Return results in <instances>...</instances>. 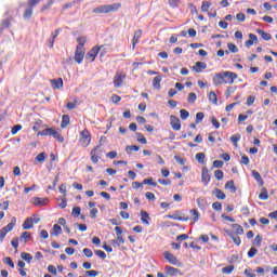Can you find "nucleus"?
<instances>
[{
	"mask_svg": "<svg viewBox=\"0 0 277 277\" xmlns=\"http://www.w3.org/2000/svg\"><path fill=\"white\" fill-rule=\"evenodd\" d=\"M237 74L233 71H222L219 74H215L213 77V83L214 85H225L226 83H235V79H237Z\"/></svg>",
	"mask_w": 277,
	"mask_h": 277,
	"instance_id": "nucleus-1",
	"label": "nucleus"
},
{
	"mask_svg": "<svg viewBox=\"0 0 277 277\" xmlns=\"http://www.w3.org/2000/svg\"><path fill=\"white\" fill-rule=\"evenodd\" d=\"M120 3L104 4L93 9L94 14H109V12H118Z\"/></svg>",
	"mask_w": 277,
	"mask_h": 277,
	"instance_id": "nucleus-2",
	"label": "nucleus"
},
{
	"mask_svg": "<svg viewBox=\"0 0 277 277\" xmlns=\"http://www.w3.org/2000/svg\"><path fill=\"white\" fill-rule=\"evenodd\" d=\"M107 45L94 47L88 52L87 60L94 62V60H96V55H98V51H102L101 56L103 57V55H105Z\"/></svg>",
	"mask_w": 277,
	"mask_h": 277,
	"instance_id": "nucleus-3",
	"label": "nucleus"
},
{
	"mask_svg": "<svg viewBox=\"0 0 277 277\" xmlns=\"http://www.w3.org/2000/svg\"><path fill=\"white\" fill-rule=\"evenodd\" d=\"M127 79V74L122 71H117L114 77V87L122 88L124 85V81Z\"/></svg>",
	"mask_w": 277,
	"mask_h": 277,
	"instance_id": "nucleus-4",
	"label": "nucleus"
},
{
	"mask_svg": "<svg viewBox=\"0 0 277 277\" xmlns=\"http://www.w3.org/2000/svg\"><path fill=\"white\" fill-rule=\"evenodd\" d=\"M81 146L84 148L90 146V143L92 142V136L90 135V131L88 130H82L80 132V140H79Z\"/></svg>",
	"mask_w": 277,
	"mask_h": 277,
	"instance_id": "nucleus-5",
	"label": "nucleus"
},
{
	"mask_svg": "<svg viewBox=\"0 0 277 277\" xmlns=\"http://www.w3.org/2000/svg\"><path fill=\"white\" fill-rule=\"evenodd\" d=\"M102 154H103V149H101V146H95L91 150V161H93V163H98V159H101Z\"/></svg>",
	"mask_w": 277,
	"mask_h": 277,
	"instance_id": "nucleus-6",
	"label": "nucleus"
},
{
	"mask_svg": "<svg viewBox=\"0 0 277 277\" xmlns=\"http://www.w3.org/2000/svg\"><path fill=\"white\" fill-rule=\"evenodd\" d=\"M83 57H85V49H81V45H77L75 52V61L77 64H81V62H83Z\"/></svg>",
	"mask_w": 277,
	"mask_h": 277,
	"instance_id": "nucleus-7",
	"label": "nucleus"
},
{
	"mask_svg": "<svg viewBox=\"0 0 277 277\" xmlns=\"http://www.w3.org/2000/svg\"><path fill=\"white\" fill-rule=\"evenodd\" d=\"M163 256L166 261L170 263V265H176L177 267L181 266V263L179 262V259L174 256V254L170 253V251H164Z\"/></svg>",
	"mask_w": 277,
	"mask_h": 277,
	"instance_id": "nucleus-8",
	"label": "nucleus"
},
{
	"mask_svg": "<svg viewBox=\"0 0 277 277\" xmlns=\"http://www.w3.org/2000/svg\"><path fill=\"white\" fill-rule=\"evenodd\" d=\"M170 124L173 131H181V119H179V117L171 115Z\"/></svg>",
	"mask_w": 277,
	"mask_h": 277,
	"instance_id": "nucleus-9",
	"label": "nucleus"
},
{
	"mask_svg": "<svg viewBox=\"0 0 277 277\" xmlns=\"http://www.w3.org/2000/svg\"><path fill=\"white\" fill-rule=\"evenodd\" d=\"M201 181L205 183V185H209V181H211V175L209 174V169H207V167L202 168Z\"/></svg>",
	"mask_w": 277,
	"mask_h": 277,
	"instance_id": "nucleus-10",
	"label": "nucleus"
},
{
	"mask_svg": "<svg viewBox=\"0 0 277 277\" xmlns=\"http://www.w3.org/2000/svg\"><path fill=\"white\" fill-rule=\"evenodd\" d=\"M51 85L53 90H62L64 88V80L62 78L52 79Z\"/></svg>",
	"mask_w": 277,
	"mask_h": 277,
	"instance_id": "nucleus-11",
	"label": "nucleus"
},
{
	"mask_svg": "<svg viewBox=\"0 0 277 277\" xmlns=\"http://www.w3.org/2000/svg\"><path fill=\"white\" fill-rule=\"evenodd\" d=\"M16 226V217H12L11 222L4 226L1 230L4 233V235H8V233L12 232L14 227Z\"/></svg>",
	"mask_w": 277,
	"mask_h": 277,
	"instance_id": "nucleus-12",
	"label": "nucleus"
},
{
	"mask_svg": "<svg viewBox=\"0 0 277 277\" xmlns=\"http://www.w3.org/2000/svg\"><path fill=\"white\" fill-rule=\"evenodd\" d=\"M164 272L167 276H179V274H181L179 268H174L172 266H166Z\"/></svg>",
	"mask_w": 277,
	"mask_h": 277,
	"instance_id": "nucleus-13",
	"label": "nucleus"
},
{
	"mask_svg": "<svg viewBox=\"0 0 277 277\" xmlns=\"http://www.w3.org/2000/svg\"><path fill=\"white\" fill-rule=\"evenodd\" d=\"M163 79L162 76H156L153 79L151 85L154 88V90H161V80Z\"/></svg>",
	"mask_w": 277,
	"mask_h": 277,
	"instance_id": "nucleus-14",
	"label": "nucleus"
},
{
	"mask_svg": "<svg viewBox=\"0 0 277 277\" xmlns=\"http://www.w3.org/2000/svg\"><path fill=\"white\" fill-rule=\"evenodd\" d=\"M169 220H179L180 222H187L189 217L181 216L180 213L169 214L167 215Z\"/></svg>",
	"mask_w": 277,
	"mask_h": 277,
	"instance_id": "nucleus-15",
	"label": "nucleus"
},
{
	"mask_svg": "<svg viewBox=\"0 0 277 277\" xmlns=\"http://www.w3.org/2000/svg\"><path fill=\"white\" fill-rule=\"evenodd\" d=\"M252 176L259 183L260 187H263L264 182H263V177L261 176V173H259V171H256V170H253Z\"/></svg>",
	"mask_w": 277,
	"mask_h": 277,
	"instance_id": "nucleus-16",
	"label": "nucleus"
},
{
	"mask_svg": "<svg viewBox=\"0 0 277 277\" xmlns=\"http://www.w3.org/2000/svg\"><path fill=\"white\" fill-rule=\"evenodd\" d=\"M149 215H148V212L146 211H141V222L143 224H146V226H150V222L148 221L149 220Z\"/></svg>",
	"mask_w": 277,
	"mask_h": 277,
	"instance_id": "nucleus-17",
	"label": "nucleus"
},
{
	"mask_svg": "<svg viewBox=\"0 0 277 277\" xmlns=\"http://www.w3.org/2000/svg\"><path fill=\"white\" fill-rule=\"evenodd\" d=\"M50 135H52L53 138L57 140V142H60L61 144H64V136L60 134V132H57L56 130L52 129V132Z\"/></svg>",
	"mask_w": 277,
	"mask_h": 277,
	"instance_id": "nucleus-18",
	"label": "nucleus"
},
{
	"mask_svg": "<svg viewBox=\"0 0 277 277\" xmlns=\"http://www.w3.org/2000/svg\"><path fill=\"white\" fill-rule=\"evenodd\" d=\"M140 38H142V30H136L134 32V37L132 40V48L135 49V45L137 44V42H140Z\"/></svg>",
	"mask_w": 277,
	"mask_h": 277,
	"instance_id": "nucleus-19",
	"label": "nucleus"
},
{
	"mask_svg": "<svg viewBox=\"0 0 277 277\" xmlns=\"http://www.w3.org/2000/svg\"><path fill=\"white\" fill-rule=\"evenodd\" d=\"M205 68H207V64L202 62H197L193 67V70H195V72H200L201 70H205Z\"/></svg>",
	"mask_w": 277,
	"mask_h": 277,
	"instance_id": "nucleus-20",
	"label": "nucleus"
},
{
	"mask_svg": "<svg viewBox=\"0 0 277 277\" xmlns=\"http://www.w3.org/2000/svg\"><path fill=\"white\" fill-rule=\"evenodd\" d=\"M68 124H70V116L63 115L62 122H61V128L66 129V127H68Z\"/></svg>",
	"mask_w": 277,
	"mask_h": 277,
	"instance_id": "nucleus-21",
	"label": "nucleus"
},
{
	"mask_svg": "<svg viewBox=\"0 0 277 277\" xmlns=\"http://www.w3.org/2000/svg\"><path fill=\"white\" fill-rule=\"evenodd\" d=\"M225 189H229L232 192V194L237 193V187H235V182L234 181L226 182Z\"/></svg>",
	"mask_w": 277,
	"mask_h": 277,
	"instance_id": "nucleus-22",
	"label": "nucleus"
},
{
	"mask_svg": "<svg viewBox=\"0 0 277 277\" xmlns=\"http://www.w3.org/2000/svg\"><path fill=\"white\" fill-rule=\"evenodd\" d=\"M51 235L54 237L62 235V226H60L58 224H55L52 228Z\"/></svg>",
	"mask_w": 277,
	"mask_h": 277,
	"instance_id": "nucleus-23",
	"label": "nucleus"
},
{
	"mask_svg": "<svg viewBox=\"0 0 277 277\" xmlns=\"http://www.w3.org/2000/svg\"><path fill=\"white\" fill-rule=\"evenodd\" d=\"M214 195L216 196V198H219V200L226 199V194H224V192H222V189H220V188L214 189Z\"/></svg>",
	"mask_w": 277,
	"mask_h": 277,
	"instance_id": "nucleus-24",
	"label": "nucleus"
},
{
	"mask_svg": "<svg viewBox=\"0 0 277 277\" xmlns=\"http://www.w3.org/2000/svg\"><path fill=\"white\" fill-rule=\"evenodd\" d=\"M208 97L212 105H217V95L215 94V92L211 91Z\"/></svg>",
	"mask_w": 277,
	"mask_h": 277,
	"instance_id": "nucleus-25",
	"label": "nucleus"
},
{
	"mask_svg": "<svg viewBox=\"0 0 277 277\" xmlns=\"http://www.w3.org/2000/svg\"><path fill=\"white\" fill-rule=\"evenodd\" d=\"M258 34L262 37L263 40L268 41L272 38L269 32H265L263 29H258Z\"/></svg>",
	"mask_w": 277,
	"mask_h": 277,
	"instance_id": "nucleus-26",
	"label": "nucleus"
},
{
	"mask_svg": "<svg viewBox=\"0 0 277 277\" xmlns=\"http://www.w3.org/2000/svg\"><path fill=\"white\" fill-rule=\"evenodd\" d=\"M259 198H260V200H267L269 198V195L267 194V188L263 187L261 189Z\"/></svg>",
	"mask_w": 277,
	"mask_h": 277,
	"instance_id": "nucleus-27",
	"label": "nucleus"
},
{
	"mask_svg": "<svg viewBox=\"0 0 277 277\" xmlns=\"http://www.w3.org/2000/svg\"><path fill=\"white\" fill-rule=\"evenodd\" d=\"M24 230H29L30 228H34V225L31 223V220L27 217L23 223Z\"/></svg>",
	"mask_w": 277,
	"mask_h": 277,
	"instance_id": "nucleus-28",
	"label": "nucleus"
},
{
	"mask_svg": "<svg viewBox=\"0 0 277 277\" xmlns=\"http://www.w3.org/2000/svg\"><path fill=\"white\" fill-rule=\"evenodd\" d=\"M32 14H34V8L28 5V8H26V10L23 14V17L24 18H31Z\"/></svg>",
	"mask_w": 277,
	"mask_h": 277,
	"instance_id": "nucleus-29",
	"label": "nucleus"
},
{
	"mask_svg": "<svg viewBox=\"0 0 277 277\" xmlns=\"http://www.w3.org/2000/svg\"><path fill=\"white\" fill-rule=\"evenodd\" d=\"M190 215H192L190 220H194V222H198V220L200 217V213H198V210L192 209Z\"/></svg>",
	"mask_w": 277,
	"mask_h": 277,
	"instance_id": "nucleus-30",
	"label": "nucleus"
},
{
	"mask_svg": "<svg viewBox=\"0 0 277 277\" xmlns=\"http://www.w3.org/2000/svg\"><path fill=\"white\" fill-rule=\"evenodd\" d=\"M21 256L24 261H26V263H31L34 256L27 252H22Z\"/></svg>",
	"mask_w": 277,
	"mask_h": 277,
	"instance_id": "nucleus-31",
	"label": "nucleus"
},
{
	"mask_svg": "<svg viewBox=\"0 0 277 277\" xmlns=\"http://www.w3.org/2000/svg\"><path fill=\"white\" fill-rule=\"evenodd\" d=\"M137 153V150H140V146L136 145H131V146H127L126 147V153H128V155H131V153Z\"/></svg>",
	"mask_w": 277,
	"mask_h": 277,
	"instance_id": "nucleus-32",
	"label": "nucleus"
},
{
	"mask_svg": "<svg viewBox=\"0 0 277 277\" xmlns=\"http://www.w3.org/2000/svg\"><path fill=\"white\" fill-rule=\"evenodd\" d=\"M256 254H259V249L252 247L249 251H248V258L249 259H254V256H256Z\"/></svg>",
	"mask_w": 277,
	"mask_h": 277,
	"instance_id": "nucleus-33",
	"label": "nucleus"
},
{
	"mask_svg": "<svg viewBox=\"0 0 277 277\" xmlns=\"http://www.w3.org/2000/svg\"><path fill=\"white\" fill-rule=\"evenodd\" d=\"M47 202H49V199H42V198H38V197L34 198L35 205L44 206V205H47Z\"/></svg>",
	"mask_w": 277,
	"mask_h": 277,
	"instance_id": "nucleus-34",
	"label": "nucleus"
},
{
	"mask_svg": "<svg viewBox=\"0 0 277 277\" xmlns=\"http://www.w3.org/2000/svg\"><path fill=\"white\" fill-rule=\"evenodd\" d=\"M230 142L232 144H234V146L237 147V142H239V140H241V134H234L230 136Z\"/></svg>",
	"mask_w": 277,
	"mask_h": 277,
	"instance_id": "nucleus-35",
	"label": "nucleus"
},
{
	"mask_svg": "<svg viewBox=\"0 0 277 277\" xmlns=\"http://www.w3.org/2000/svg\"><path fill=\"white\" fill-rule=\"evenodd\" d=\"M31 237V234L29 232H24L21 237L19 241H24V243H27V239Z\"/></svg>",
	"mask_w": 277,
	"mask_h": 277,
	"instance_id": "nucleus-36",
	"label": "nucleus"
},
{
	"mask_svg": "<svg viewBox=\"0 0 277 277\" xmlns=\"http://www.w3.org/2000/svg\"><path fill=\"white\" fill-rule=\"evenodd\" d=\"M142 184L143 185H151V187H157V183H155L153 181V177H148V179L143 180Z\"/></svg>",
	"mask_w": 277,
	"mask_h": 277,
	"instance_id": "nucleus-37",
	"label": "nucleus"
},
{
	"mask_svg": "<svg viewBox=\"0 0 277 277\" xmlns=\"http://www.w3.org/2000/svg\"><path fill=\"white\" fill-rule=\"evenodd\" d=\"M195 159L198 163H205V153H197Z\"/></svg>",
	"mask_w": 277,
	"mask_h": 277,
	"instance_id": "nucleus-38",
	"label": "nucleus"
},
{
	"mask_svg": "<svg viewBox=\"0 0 277 277\" xmlns=\"http://www.w3.org/2000/svg\"><path fill=\"white\" fill-rule=\"evenodd\" d=\"M52 131H53V128H47V129H44L43 131L38 132L37 135H38V136H40V135H41V136L51 135Z\"/></svg>",
	"mask_w": 277,
	"mask_h": 277,
	"instance_id": "nucleus-39",
	"label": "nucleus"
},
{
	"mask_svg": "<svg viewBox=\"0 0 277 277\" xmlns=\"http://www.w3.org/2000/svg\"><path fill=\"white\" fill-rule=\"evenodd\" d=\"M209 8H211V2L203 1L201 4V12H209Z\"/></svg>",
	"mask_w": 277,
	"mask_h": 277,
	"instance_id": "nucleus-40",
	"label": "nucleus"
},
{
	"mask_svg": "<svg viewBox=\"0 0 277 277\" xmlns=\"http://www.w3.org/2000/svg\"><path fill=\"white\" fill-rule=\"evenodd\" d=\"M261 241H263V237H261V235L255 236L253 240V246H256V248H261Z\"/></svg>",
	"mask_w": 277,
	"mask_h": 277,
	"instance_id": "nucleus-41",
	"label": "nucleus"
},
{
	"mask_svg": "<svg viewBox=\"0 0 277 277\" xmlns=\"http://www.w3.org/2000/svg\"><path fill=\"white\" fill-rule=\"evenodd\" d=\"M227 49L230 51V53H239V48H237V45L234 43H228Z\"/></svg>",
	"mask_w": 277,
	"mask_h": 277,
	"instance_id": "nucleus-42",
	"label": "nucleus"
},
{
	"mask_svg": "<svg viewBox=\"0 0 277 277\" xmlns=\"http://www.w3.org/2000/svg\"><path fill=\"white\" fill-rule=\"evenodd\" d=\"M232 226H233V228H235V230H236V233H237L238 235H243V227H242L241 225H239V224H233Z\"/></svg>",
	"mask_w": 277,
	"mask_h": 277,
	"instance_id": "nucleus-43",
	"label": "nucleus"
},
{
	"mask_svg": "<svg viewBox=\"0 0 277 277\" xmlns=\"http://www.w3.org/2000/svg\"><path fill=\"white\" fill-rule=\"evenodd\" d=\"M235 269V266L229 265L222 268V274H233V271Z\"/></svg>",
	"mask_w": 277,
	"mask_h": 277,
	"instance_id": "nucleus-44",
	"label": "nucleus"
},
{
	"mask_svg": "<svg viewBox=\"0 0 277 277\" xmlns=\"http://www.w3.org/2000/svg\"><path fill=\"white\" fill-rule=\"evenodd\" d=\"M180 116L183 120H187L189 118V111H187L186 109H181Z\"/></svg>",
	"mask_w": 277,
	"mask_h": 277,
	"instance_id": "nucleus-45",
	"label": "nucleus"
},
{
	"mask_svg": "<svg viewBox=\"0 0 277 277\" xmlns=\"http://www.w3.org/2000/svg\"><path fill=\"white\" fill-rule=\"evenodd\" d=\"M205 120V113H197L196 115V124H200Z\"/></svg>",
	"mask_w": 277,
	"mask_h": 277,
	"instance_id": "nucleus-46",
	"label": "nucleus"
},
{
	"mask_svg": "<svg viewBox=\"0 0 277 277\" xmlns=\"http://www.w3.org/2000/svg\"><path fill=\"white\" fill-rule=\"evenodd\" d=\"M44 159H47V154L44 153H40L35 160L38 161L39 163H42V161H44Z\"/></svg>",
	"mask_w": 277,
	"mask_h": 277,
	"instance_id": "nucleus-47",
	"label": "nucleus"
},
{
	"mask_svg": "<svg viewBox=\"0 0 277 277\" xmlns=\"http://www.w3.org/2000/svg\"><path fill=\"white\" fill-rule=\"evenodd\" d=\"M214 176L217 179V181H222L224 179V172L222 170H216L214 172Z\"/></svg>",
	"mask_w": 277,
	"mask_h": 277,
	"instance_id": "nucleus-48",
	"label": "nucleus"
},
{
	"mask_svg": "<svg viewBox=\"0 0 277 277\" xmlns=\"http://www.w3.org/2000/svg\"><path fill=\"white\" fill-rule=\"evenodd\" d=\"M77 42H78V47H81V49H85L84 44H85V37H78L77 38Z\"/></svg>",
	"mask_w": 277,
	"mask_h": 277,
	"instance_id": "nucleus-49",
	"label": "nucleus"
},
{
	"mask_svg": "<svg viewBox=\"0 0 277 277\" xmlns=\"http://www.w3.org/2000/svg\"><path fill=\"white\" fill-rule=\"evenodd\" d=\"M137 142H140V144H147L146 136L142 133H137Z\"/></svg>",
	"mask_w": 277,
	"mask_h": 277,
	"instance_id": "nucleus-50",
	"label": "nucleus"
},
{
	"mask_svg": "<svg viewBox=\"0 0 277 277\" xmlns=\"http://www.w3.org/2000/svg\"><path fill=\"white\" fill-rule=\"evenodd\" d=\"M21 129H23V126H21V124L14 126L11 130L12 135H16L18 133V131H21Z\"/></svg>",
	"mask_w": 277,
	"mask_h": 277,
	"instance_id": "nucleus-51",
	"label": "nucleus"
},
{
	"mask_svg": "<svg viewBox=\"0 0 277 277\" xmlns=\"http://www.w3.org/2000/svg\"><path fill=\"white\" fill-rule=\"evenodd\" d=\"M71 215H74V217H78V215H81V208L75 207L72 209Z\"/></svg>",
	"mask_w": 277,
	"mask_h": 277,
	"instance_id": "nucleus-52",
	"label": "nucleus"
},
{
	"mask_svg": "<svg viewBox=\"0 0 277 277\" xmlns=\"http://www.w3.org/2000/svg\"><path fill=\"white\" fill-rule=\"evenodd\" d=\"M82 252L84 256H88V259H92L93 256L92 249L84 248Z\"/></svg>",
	"mask_w": 277,
	"mask_h": 277,
	"instance_id": "nucleus-53",
	"label": "nucleus"
},
{
	"mask_svg": "<svg viewBox=\"0 0 277 277\" xmlns=\"http://www.w3.org/2000/svg\"><path fill=\"white\" fill-rule=\"evenodd\" d=\"M96 256L100 259H107V254L103 250H96L95 251Z\"/></svg>",
	"mask_w": 277,
	"mask_h": 277,
	"instance_id": "nucleus-54",
	"label": "nucleus"
},
{
	"mask_svg": "<svg viewBox=\"0 0 277 277\" xmlns=\"http://www.w3.org/2000/svg\"><path fill=\"white\" fill-rule=\"evenodd\" d=\"M3 263H5V265H9V267H13L14 268V262L12 261V258H5L3 260Z\"/></svg>",
	"mask_w": 277,
	"mask_h": 277,
	"instance_id": "nucleus-55",
	"label": "nucleus"
},
{
	"mask_svg": "<svg viewBox=\"0 0 277 277\" xmlns=\"http://www.w3.org/2000/svg\"><path fill=\"white\" fill-rule=\"evenodd\" d=\"M158 183H159L160 185H164V186L172 185V181H170V180H163V179H159V180H158Z\"/></svg>",
	"mask_w": 277,
	"mask_h": 277,
	"instance_id": "nucleus-56",
	"label": "nucleus"
},
{
	"mask_svg": "<svg viewBox=\"0 0 277 277\" xmlns=\"http://www.w3.org/2000/svg\"><path fill=\"white\" fill-rule=\"evenodd\" d=\"M39 237L41 239H49V232H47V229H42L39 234Z\"/></svg>",
	"mask_w": 277,
	"mask_h": 277,
	"instance_id": "nucleus-57",
	"label": "nucleus"
},
{
	"mask_svg": "<svg viewBox=\"0 0 277 277\" xmlns=\"http://www.w3.org/2000/svg\"><path fill=\"white\" fill-rule=\"evenodd\" d=\"M196 98H197L196 93H190L187 97V102L188 103H196Z\"/></svg>",
	"mask_w": 277,
	"mask_h": 277,
	"instance_id": "nucleus-58",
	"label": "nucleus"
},
{
	"mask_svg": "<svg viewBox=\"0 0 277 277\" xmlns=\"http://www.w3.org/2000/svg\"><path fill=\"white\" fill-rule=\"evenodd\" d=\"M179 3H181V0H169V5L171 8H179Z\"/></svg>",
	"mask_w": 277,
	"mask_h": 277,
	"instance_id": "nucleus-59",
	"label": "nucleus"
},
{
	"mask_svg": "<svg viewBox=\"0 0 277 277\" xmlns=\"http://www.w3.org/2000/svg\"><path fill=\"white\" fill-rule=\"evenodd\" d=\"M212 208L214 211H222V203L216 201L212 205Z\"/></svg>",
	"mask_w": 277,
	"mask_h": 277,
	"instance_id": "nucleus-60",
	"label": "nucleus"
},
{
	"mask_svg": "<svg viewBox=\"0 0 277 277\" xmlns=\"http://www.w3.org/2000/svg\"><path fill=\"white\" fill-rule=\"evenodd\" d=\"M222 166H224V161H222V160L213 161V168H222Z\"/></svg>",
	"mask_w": 277,
	"mask_h": 277,
	"instance_id": "nucleus-61",
	"label": "nucleus"
},
{
	"mask_svg": "<svg viewBox=\"0 0 277 277\" xmlns=\"http://www.w3.org/2000/svg\"><path fill=\"white\" fill-rule=\"evenodd\" d=\"M85 275L90 276V277H96V276H98V272H96V271H87Z\"/></svg>",
	"mask_w": 277,
	"mask_h": 277,
	"instance_id": "nucleus-62",
	"label": "nucleus"
},
{
	"mask_svg": "<svg viewBox=\"0 0 277 277\" xmlns=\"http://www.w3.org/2000/svg\"><path fill=\"white\" fill-rule=\"evenodd\" d=\"M58 192L63 194V196H66V184H61Z\"/></svg>",
	"mask_w": 277,
	"mask_h": 277,
	"instance_id": "nucleus-63",
	"label": "nucleus"
},
{
	"mask_svg": "<svg viewBox=\"0 0 277 277\" xmlns=\"http://www.w3.org/2000/svg\"><path fill=\"white\" fill-rule=\"evenodd\" d=\"M245 275L248 276V277H256V275L254 273H252L251 269H245Z\"/></svg>",
	"mask_w": 277,
	"mask_h": 277,
	"instance_id": "nucleus-64",
	"label": "nucleus"
}]
</instances>
